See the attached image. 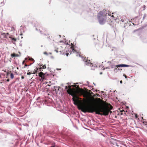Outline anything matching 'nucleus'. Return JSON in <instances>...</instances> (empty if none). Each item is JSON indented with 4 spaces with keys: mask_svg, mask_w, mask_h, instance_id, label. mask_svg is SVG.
<instances>
[{
    "mask_svg": "<svg viewBox=\"0 0 147 147\" xmlns=\"http://www.w3.org/2000/svg\"><path fill=\"white\" fill-rule=\"evenodd\" d=\"M111 11H107L105 9L99 12L97 15V18L99 23L101 24H103L106 21L109 22L111 20L110 18H109V17H107V14H108V16H110L112 18L116 20L117 18L115 15V13H112L111 14Z\"/></svg>",
    "mask_w": 147,
    "mask_h": 147,
    "instance_id": "nucleus-2",
    "label": "nucleus"
},
{
    "mask_svg": "<svg viewBox=\"0 0 147 147\" xmlns=\"http://www.w3.org/2000/svg\"><path fill=\"white\" fill-rule=\"evenodd\" d=\"M36 30L40 31L41 34L45 36H47L49 35V34L46 29L43 28L40 25L37 24L36 25Z\"/></svg>",
    "mask_w": 147,
    "mask_h": 147,
    "instance_id": "nucleus-3",
    "label": "nucleus"
},
{
    "mask_svg": "<svg viewBox=\"0 0 147 147\" xmlns=\"http://www.w3.org/2000/svg\"><path fill=\"white\" fill-rule=\"evenodd\" d=\"M21 78L22 79H24V77L23 76H22Z\"/></svg>",
    "mask_w": 147,
    "mask_h": 147,
    "instance_id": "nucleus-28",
    "label": "nucleus"
},
{
    "mask_svg": "<svg viewBox=\"0 0 147 147\" xmlns=\"http://www.w3.org/2000/svg\"><path fill=\"white\" fill-rule=\"evenodd\" d=\"M63 54H64V53H63Z\"/></svg>",
    "mask_w": 147,
    "mask_h": 147,
    "instance_id": "nucleus-42",
    "label": "nucleus"
},
{
    "mask_svg": "<svg viewBox=\"0 0 147 147\" xmlns=\"http://www.w3.org/2000/svg\"><path fill=\"white\" fill-rule=\"evenodd\" d=\"M25 61H24L22 62V64H24V63H25Z\"/></svg>",
    "mask_w": 147,
    "mask_h": 147,
    "instance_id": "nucleus-27",
    "label": "nucleus"
},
{
    "mask_svg": "<svg viewBox=\"0 0 147 147\" xmlns=\"http://www.w3.org/2000/svg\"><path fill=\"white\" fill-rule=\"evenodd\" d=\"M49 54H50V55H51L52 54V53H49Z\"/></svg>",
    "mask_w": 147,
    "mask_h": 147,
    "instance_id": "nucleus-33",
    "label": "nucleus"
},
{
    "mask_svg": "<svg viewBox=\"0 0 147 147\" xmlns=\"http://www.w3.org/2000/svg\"><path fill=\"white\" fill-rule=\"evenodd\" d=\"M65 54L67 56H68V55H69V53H65Z\"/></svg>",
    "mask_w": 147,
    "mask_h": 147,
    "instance_id": "nucleus-26",
    "label": "nucleus"
},
{
    "mask_svg": "<svg viewBox=\"0 0 147 147\" xmlns=\"http://www.w3.org/2000/svg\"><path fill=\"white\" fill-rule=\"evenodd\" d=\"M135 117L136 119H137L138 118V116L136 114H135Z\"/></svg>",
    "mask_w": 147,
    "mask_h": 147,
    "instance_id": "nucleus-20",
    "label": "nucleus"
},
{
    "mask_svg": "<svg viewBox=\"0 0 147 147\" xmlns=\"http://www.w3.org/2000/svg\"><path fill=\"white\" fill-rule=\"evenodd\" d=\"M119 70V69H117L116 67H115V68L114 69V71L115 72H117V70Z\"/></svg>",
    "mask_w": 147,
    "mask_h": 147,
    "instance_id": "nucleus-16",
    "label": "nucleus"
},
{
    "mask_svg": "<svg viewBox=\"0 0 147 147\" xmlns=\"http://www.w3.org/2000/svg\"><path fill=\"white\" fill-rule=\"evenodd\" d=\"M32 59V60H34V59Z\"/></svg>",
    "mask_w": 147,
    "mask_h": 147,
    "instance_id": "nucleus-36",
    "label": "nucleus"
},
{
    "mask_svg": "<svg viewBox=\"0 0 147 147\" xmlns=\"http://www.w3.org/2000/svg\"><path fill=\"white\" fill-rule=\"evenodd\" d=\"M76 85H74V86H73L74 87H76Z\"/></svg>",
    "mask_w": 147,
    "mask_h": 147,
    "instance_id": "nucleus-29",
    "label": "nucleus"
},
{
    "mask_svg": "<svg viewBox=\"0 0 147 147\" xmlns=\"http://www.w3.org/2000/svg\"><path fill=\"white\" fill-rule=\"evenodd\" d=\"M42 66H40V67L42 68V69H45L46 68V66L45 65H43Z\"/></svg>",
    "mask_w": 147,
    "mask_h": 147,
    "instance_id": "nucleus-14",
    "label": "nucleus"
},
{
    "mask_svg": "<svg viewBox=\"0 0 147 147\" xmlns=\"http://www.w3.org/2000/svg\"><path fill=\"white\" fill-rule=\"evenodd\" d=\"M10 78L11 79H13L14 78V75L13 73H11L10 74Z\"/></svg>",
    "mask_w": 147,
    "mask_h": 147,
    "instance_id": "nucleus-13",
    "label": "nucleus"
},
{
    "mask_svg": "<svg viewBox=\"0 0 147 147\" xmlns=\"http://www.w3.org/2000/svg\"><path fill=\"white\" fill-rule=\"evenodd\" d=\"M43 47V46H42V45L41 46V47Z\"/></svg>",
    "mask_w": 147,
    "mask_h": 147,
    "instance_id": "nucleus-38",
    "label": "nucleus"
},
{
    "mask_svg": "<svg viewBox=\"0 0 147 147\" xmlns=\"http://www.w3.org/2000/svg\"><path fill=\"white\" fill-rule=\"evenodd\" d=\"M144 8H145V5H144Z\"/></svg>",
    "mask_w": 147,
    "mask_h": 147,
    "instance_id": "nucleus-37",
    "label": "nucleus"
},
{
    "mask_svg": "<svg viewBox=\"0 0 147 147\" xmlns=\"http://www.w3.org/2000/svg\"><path fill=\"white\" fill-rule=\"evenodd\" d=\"M123 76L125 77V78L127 79V76L125 74H123Z\"/></svg>",
    "mask_w": 147,
    "mask_h": 147,
    "instance_id": "nucleus-19",
    "label": "nucleus"
},
{
    "mask_svg": "<svg viewBox=\"0 0 147 147\" xmlns=\"http://www.w3.org/2000/svg\"><path fill=\"white\" fill-rule=\"evenodd\" d=\"M37 72H39V71H38V68H36V69L34 70V72L32 73V74H35L37 73Z\"/></svg>",
    "mask_w": 147,
    "mask_h": 147,
    "instance_id": "nucleus-8",
    "label": "nucleus"
},
{
    "mask_svg": "<svg viewBox=\"0 0 147 147\" xmlns=\"http://www.w3.org/2000/svg\"><path fill=\"white\" fill-rule=\"evenodd\" d=\"M96 41H97V42H98V39H97Z\"/></svg>",
    "mask_w": 147,
    "mask_h": 147,
    "instance_id": "nucleus-35",
    "label": "nucleus"
},
{
    "mask_svg": "<svg viewBox=\"0 0 147 147\" xmlns=\"http://www.w3.org/2000/svg\"><path fill=\"white\" fill-rule=\"evenodd\" d=\"M74 45H73L71 47V49H72V51H73V53H74L75 52H76L74 49Z\"/></svg>",
    "mask_w": 147,
    "mask_h": 147,
    "instance_id": "nucleus-10",
    "label": "nucleus"
},
{
    "mask_svg": "<svg viewBox=\"0 0 147 147\" xmlns=\"http://www.w3.org/2000/svg\"><path fill=\"white\" fill-rule=\"evenodd\" d=\"M71 87V86H68L69 89L67 90V92L73 96L72 100L75 105H80L79 109L81 110L82 112L92 113L95 112L96 114L107 115L110 110L113 108V107L110 104L103 101H102L106 106H100L96 105H86L82 104V101L79 100L81 98L78 96L76 94L72 91Z\"/></svg>",
    "mask_w": 147,
    "mask_h": 147,
    "instance_id": "nucleus-1",
    "label": "nucleus"
},
{
    "mask_svg": "<svg viewBox=\"0 0 147 147\" xmlns=\"http://www.w3.org/2000/svg\"><path fill=\"white\" fill-rule=\"evenodd\" d=\"M113 144L116 145L117 147H122L121 142L119 141L115 142Z\"/></svg>",
    "mask_w": 147,
    "mask_h": 147,
    "instance_id": "nucleus-6",
    "label": "nucleus"
},
{
    "mask_svg": "<svg viewBox=\"0 0 147 147\" xmlns=\"http://www.w3.org/2000/svg\"><path fill=\"white\" fill-rule=\"evenodd\" d=\"M122 113L121 114H123V112L124 113H125V111L124 110H123L122 111H121Z\"/></svg>",
    "mask_w": 147,
    "mask_h": 147,
    "instance_id": "nucleus-25",
    "label": "nucleus"
},
{
    "mask_svg": "<svg viewBox=\"0 0 147 147\" xmlns=\"http://www.w3.org/2000/svg\"><path fill=\"white\" fill-rule=\"evenodd\" d=\"M77 53H78V52H77Z\"/></svg>",
    "mask_w": 147,
    "mask_h": 147,
    "instance_id": "nucleus-41",
    "label": "nucleus"
},
{
    "mask_svg": "<svg viewBox=\"0 0 147 147\" xmlns=\"http://www.w3.org/2000/svg\"><path fill=\"white\" fill-rule=\"evenodd\" d=\"M28 65H27L26 64H25L24 65V67H23V68H25L26 66H27Z\"/></svg>",
    "mask_w": 147,
    "mask_h": 147,
    "instance_id": "nucleus-22",
    "label": "nucleus"
},
{
    "mask_svg": "<svg viewBox=\"0 0 147 147\" xmlns=\"http://www.w3.org/2000/svg\"><path fill=\"white\" fill-rule=\"evenodd\" d=\"M98 95V96H99V94H98V95Z\"/></svg>",
    "mask_w": 147,
    "mask_h": 147,
    "instance_id": "nucleus-40",
    "label": "nucleus"
},
{
    "mask_svg": "<svg viewBox=\"0 0 147 147\" xmlns=\"http://www.w3.org/2000/svg\"><path fill=\"white\" fill-rule=\"evenodd\" d=\"M97 99L99 102H100L102 101L100 98H97Z\"/></svg>",
    "mask_w": 147,
    "mask_h": 147,
    "instance_id": "nucleus-23",
    "label": "nucleus"
},
{
    "mask_svg": "<svg viewBox=\"0 0 147 147\" xmlns=\"http://www.w3.org/2000/svg\"><path fill=\"white\" fill-rule=\"evenodd\" d=\"M9 38H11L13 40L12 42H13V41L14 42H16V38H12L11 36H9Z\"/></svg>",
    "mask_w": 147,
    "mask_h": 147,
    "instance_id": "nucleus-11",
    "label": "nucleus"
},
{
    "mask_svg": "<svg viewBox=\"0 0 147 147\" xmlns=\"http://www.w3.org/2000/svg\"><path fill=\"white\" fill-rule=\"evenodd\" d=\"M11 56L12 57H18L19 55L17 54H16L15 53H13L11 54Z\"/></svg>",
    "mask_w": 147,
    "mask_h": 147,
    "instance_id": "nucleus-9",
    "label": "nucleus"
},
{
    "mask_svg": "<svg viewBox=\"0 0 147 147\" xmlns=\"http://www.w3.org/2000/svg\"><path fill=\"white\" fill-rule=\"evenodd\" d=\"M120 83L122 84V80L120 81Z\"/></svg>",
    "mask_w": 147,
    "mask_h": 147,
    "instance_id": "nucleus-32",
    "label": "nucleus"
},
{
    "mask_svg": "<svg viewBox=\"0 0 147 147\" xmlns=\"http://www.w3.org/2000/svg\"><path fill=\"white\" fill-rule=\"evenodd\" d=\"M2 34L3 35H5V38H6V36L7 35H8L9 34V33H7L5 34V33H2Z\"/></svg>",
    "mask_w": 147,
    "mask_h": 147,
    "instance_id": "nucleus-12",
    "label": "nucleus"
},
{
    "mask_svg": "<svg viewBox=\"0 0 147 147\" xmlns=\"http://www.w3.org/2000/svg\"><path fill=\"white\" fill-rule=\"evenodd\" d=\"M51 147H55L54 146H52Z\"/></svg>",
    "mask_w": 147,
    "mask_h": 147,
    "instance_id": "nucleus-39",
    "label": "nucleus"
},
{
    "mask_svg": "<svg viewBox=\"0 0 147 147\" xmlns=\"http://www.w3.org/2000/svg\"><path fill=\"white\" fill-rule=\"evenodd\" d=\"M43 53L45 55H48V53L46 52H45Z\"/></svg>",
    "mask_w": 147,
    "mask_h": 147,
    "instance_id": "nucleus-18",
    "label": "nucleus"
},
{
    "mask_svg": "<svg viewBox=\"0 0 147 147\" xmlns=\"http://www.w3.org/2000/svg\"><path fill=\"white\" fill-rule=\"evenodd\" d=\"M11 30L12 31L13 30H15V28L14 27H12L11 28Z\"/></svg>",
    "mask_w": 147,
    "mask_h": 147,
    "instance_id": "nucleus-21",
    "label": "nucleus"
},
{
    "mask_svg": "<svg viewBox=\"0 0 147 147\" xmlns=\"http://www.w3.org/2000/svg\"><path fill=\"white\" fill-rule=\"evenodd\" d=\"M76 88L77 90L78 89H79V88H79V86H76Z\"/></svg>",
    "mask_w": 147,
    "mask_h": 147,
    "instance_id": "nucleus-24",
    "label": "nucleus"
},
{
    "mask_svg": "<svg viewBox=\"0 0 147 147\" xmlns=\"http://www.w3.org/2000/svg\"><path fill=\"white\" fill-rule=\"evenodd\" d=\"M7 81H9V79H7Z\"/></svg>",
    "mask_w": 147,
    "mask_h": 147,
    "instance_id": "nucleus-34",
    "label": "nucleus"
},
{
    "mask_svg": "<svg viewBox=\"0 0 147 147\" xmlns=\"http://www.w3.org/2000/svg\"><path fill=\"white\" fill-rule=\"evenodd\" d=\"M76 92L79 95H84L85 93V92L82 88H79L76 90Z\"/></svg>",
    "mask_w": 147,
    "mask_h": 147,
    "instance_id": "nucleus-4",
    "label": "nucleus"
},
{
    "mask_svg": "<svg viewBox=\"0 0 147 147\" xmlns=\"http://www.w3.org/2000/svg\"><path fill=\"white\" fill-rule=\"evenodd\" d=\"M129 65H125V64H120V65H117L116 67H129ZM115 67H112V68H115Z\"/></svg>",
    "mask_w": 147,
    "mask_h": 147,
    "instance_id": "nucleus-7",
    "label": "nucleus"
},
{
    "mask_svg": "<svg viewBox=\"0 0 147 147\" xmlns=\"http://www.w3.org/2000/svg\"><path fill=\"white\" fill-rule=\"evenodd\" d=\"M55 51L57 52V53H58V51L56 50H55Z\"/></svg>",
    "mask_w": 147,
    "mask_h": 147,
    "instance_id": "nucleus-31",
    "label": "nucleus"
},
{
    "mask_svg": "<svg viewBox=\"0 0 147 147\" xmlns=\"http://www.w3.org/2000/svg\"><path fill=\"white\" fill-rule=\"evenodd\" d=\"M32 74V72H28L27 73V74L28 75H30V74Z\"/></svg>",
    "mask_w": 147,
    "mask_h": 147,
    "instance_id": "nucleus-17",
    "label": "nucleus"
},
{
    "mask_svg": "<svg viewBox=\"0 0 147 147\" xmlns=\"http://www.w3.org/2000/svg\"><path fill=\"white\" fill-rule=\"evenodd\" d=\"M65 89H67V86H65Z\"/></svg>",
    "mask_w": 147,
    "mask_h": 147,
    "instance_id": "nucleus-30",
    "label": "nucleus"
},
{
    "mask_svg": "<svg viewBox=\"0 0 147 147\" xmlns=\"http://www.w3.org/2000/svg\"><path fill=\"white\" fill-rule=\"evenodd\" d=\"M45 74L42 72H40L38 74L39 76L41 78L40 80V81H43L45 79Z\"/></svg>",
    "mask_w": 147,
    "mask_h": 147,
    "instance_id": "nucleus-5",
    "label": "nucleus"
},
{
    "mask_svg": "<svg viewBox=\"0 0 147 147\" xmlns=\"http://www.w3.org/2000/svg\"><path fill=\"white\" fill-rule=\"evenodd\" d=\"M42 71V68L41 67H40L38 69V71H39H39Z\"/></svg>",
    "mask_w": 147,
    "mask_h": 147,
    "instance_id": "nucleus-15",
    "label": "nucleus"
}]
</instances>
